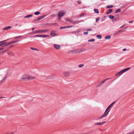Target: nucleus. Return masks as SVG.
I'll list each match as a JSON object with an SVG mask.
<instances>
[{
  "mask_svg": "<svg viewBox=\"0 0 134 134\" xmlns=\"http://www.w3.org/2000/svg\"><path fill=\"white\" fill-rule=\"evenodd\" d=\"M106 122V121H104V122H97L96 123L94 124V125H103Z\"/></svg>",
  "mask_w": 134,
  "mask_h": 134,
  "instance_id": "obj_8",
  "label": "nucleus"
},
{
  "mask_svg": "<svg viewBox=\"0 0 134 134\" xmlns=\"http://www.w3.org/2000/svg\"><path fill=\"white\" fill-rule=\"evenodd\" d=\"M32 16V15H27V16H25L24 17V18H29V17H31Z\"/></svg>",
  "mask_w": 134,
  "mask_h": 134,
  "instance_id": "obj_19",
  "label": "nucleus"
},
{
  "mask_svg": "<svg viewBox=\"0 0 134 134\" xmlns=\"http://www.w3.org/2000/svg\"><path fill=\"white\" fill-rule=\"evenodd\" d=\"M124 25H122V26H121V27H120V28H122L123 27H124Z\"/></svg>",
  "mask_w": 134,
  "mask_h": 134,
  "instance_id": "obj_49",
  "label": "nucleus"
},
{
  "mask_svg": "<svg viewBox=\"0 0 134 134\" xmlns=\"http://www.w3.org/2000/svg\"><path fill=\"white\" fill-rule=\"evenodd\" d=\"M84 66V65L83 64H80L79 65V67H81Z\"/></svg>",
  "mask_w": 134,
  "mask_h": 134,
  "instance_id": "obj_38",
  "label": "nucleus"
},
{
  "mask_svg": "<svg viewBox=\"0 0 134 134\" xmlns=\"http://www.w3.org/2000/svg\"><path fill=\"white\" fill-rule=\"evenodd\" d=\"M54 47L56 49H59L60 47V46L59 45L56 44H54Z\"/></svg>",
  "mask_w": 134,
  "mask_h": 134,
  "instance_id": "obj_11",
  "label": "nucleus"
},
{
  "mask_svg": "<svg viewBox=\"0 0 134 134\" xmlns=\"http://www.w3.org/2000/svg\"><path fill=\"white\" fill-rule=\"evenodd\" d=\"M3 49V48H1L0 49V50H2Z\"/></svg>",
  "mask_w": 134,
  "mask_h": 134,
  "instance_id": "obj_51",
  "label": "nucleus"
},
{
  "mask_svg": "<svg viewBox=\"0 0 134 134\" xmlns=\"http://www.w3.org/2000/svg\"><path fill=\"white\" fill-rule=\"evenodd\" d=\"M114 104V102H113L110 104L107 108L105 112L100 117H98L97 118V120L99 119H100L103 118L104 117H105L107 116L109 112L110 111V110H109V109Z\"/></svg>",
  "mask_w": 134,
  "mask_h": 134,
  "instance_id": "obj_1",
  "label": "nucleus"
},
{
  "mask_svg": "<svg viewBox=\"0 0 134 134\" xmlns=\"http://www.w3.org/2000/svg\"><path fill=\"white\" fill-rule=\"evenodd\" d=\"M34 33H39L38 30L35 31H33Z\"/></svg>",
  "mask_w": 134,
  "mask_h": 134,
  "instance_id": "obj_31",
  "label": "nucleus"
},
{
  "mask_svg": "<svg viewBox=\"0 0 134 134\" xmlns=\"http://www.w3.org/2000/svg\"><path fill=\"white\" fill-rule=\"evenodd\" d=\"M40 13L38 11L36 12H35V14L36 15H38L39 14H40Z\"/></svg>",
  "mask_w": 134,
  "mask_h": 134,
  "instance_id": "obj_29",
  "label": "nucleus"
},
{
  "mask_svg": "<svg viewBox=\"0 0 134 134\" xmlns=\"http://www.w3.org/2000/svg\"><path fill=\"white\" fill-rule=\"evenodd\" d=\"M72 27V26L71 25V26H66V27H67V28H68L71 27Z\"/></svg>",
  "mask_w": 134,
  "mask_h": 134,
  "instance_id": "obj_41",
  "label": "nucleus"
},
{
  "mask_svg": "<svg viewBox=\"0 0 134 134\" xmlns=\"http://www.w3.org/2000/svg\"><path fill=\"white\" fill-rule=\"evenodd\" d=\"M49 36V35H41V37H46Z\"/></svg>",
  "mask_w": 134,
  "mask_h": 134,
  "instance_id": "obj_18",
  "label": "nucleus"
},
{
  "mask_svg": "<svg viewBox=\"0 0 134 134\" xmlns=\"http://www.w3.org/2000/svg\"><path fill=\"white\" fill-rule=\"evenodd\" d=\"M84 13H81V14L80 16V17H82L84 16Z\"/></svg>",
  "mask_w": 134,
  "mask_h": 134,
  "instance_id": "obj_34",
  "label": "nucleus"
},
{
  "mask_svg": "<svg viewBox=\"0 0 134 134\" xmlns=\"http://www.w3.org/2000/svg\"><path fill=\"white\" fill-rule=\"evenodd\" d=\"M35 78V77L33 76H32L29 75L28 80H32L33 79H34Z\"/></svg>",
  "mask_w": 134,
  "mask_h": 134,
  "instance_id": "obj_12",
  "label": "nucleus"
},
{
  "mask_svg": "<svg viewBox=\"0 0 134 134\" xmlns=\"http://www.w3.org/2000/svg\"><path fill=\"white\" fill-rule=\"evenodd\" d=\"M46 16V15H43L40 16H39V17H38V18H37V20H41V19H42L43 18Z\"/></svg>",
  "mask_w": 134,
  "mask_h": 134,
  "instance_id": "obj_13",
  "label": "nucleus"
},
{
  "mask_svg": "<svg viewBox=\"0 0 134 134\" xmlns=\"http://www.w3.org/2000/svg\"><path fill=\"white\" fill-rule=\"evenodd\" d=\"M94 11L95 13L97 14L98 13H99V12L98 11V9H94Z\"/></svg>",
  "mask_w": 134,
  "mask_h": 134,
  "instance_id": "obj_25",
  "label": "nucleus"
},
{
  "mask_svg": "<svg viewBox=\"0 0 134 134\" xmlns=\"http://www.w3.org/2000/svg\"><path fill=\"white\" fill-rule=\"evenodd\" d=\"M29 75L26 74H24L23 75L21 78V79L23 80H28Z\"/></svg>",
  "mask_w": 134,
  "mask_h": 134,
  "instance_id": "obj_4",
  "label": "nucleus"
},
{
  "mask_svg": "<svg viewBox=\"0 0 134 134\" xmlns=\"http://www.w3.org/2000/svg\"><path fill=\"white\" fill-rule=\"evenodd\" d=\"M133 22V21H130L129 22V23H132Z\"/></svg>",
  "mask_w": 134,
  "mask_h": 134,
  "instance_id": "obj_47",
  "label": "nucleus"
},
{
  "mask_svg": "<svg viewBox=\"0 0 134 134\" xmlns=\"http://www.w3.org/2000/svg\"><path fill=\"white\" fill-rule=\"evenodd\" d=\"M17 38H17V37H15V39H17Z\"/></svg>",
  "mask_w": 134,
  "mask_h": 134,
  "instance_id": "obj_52",
  "label": "nucleus"
},
{
  "mask_svg": "<svg viewBox=\"0 0 134 134\" xmlns=\"http://www.w3.org/2000/svg\"><path fill=\"white\" fill-rule=\"evenodd\" d=\"M5 41V40L2 41H3V42H2L3 47L7 46L12 44L11 42L7 43L6 42H4Z\"/></svg>",
  "mask_w": 134,
  "mask_h": 134,
  "instance_id": "obj_6",
  "label": "nucleus"
},
{
  "mask_svg": "<svg viewBox=\"0 0 134 134\" xmlns=\"http://www.w3.org/2000/svg\"><path fill=\"white\" fill-rule=\"evenodd\" d=\"M61 17H58V20H60L61 19Z\"/></svg>",
  "mask_w": 134,
  "mask_h": 134,
  "instance_id": "obj_40",
  "label": "nucleus"
},
{
  "mask_svg": "<svg viewBox=\"0 0 134 134\" xmlns=\"http://www.w3.org/2000/svg\"><path fill=\"white\" fill-rule=\"evenodd\" d=\"M112 11H113V10L112 9H110L107 12L106 14H110L112 12Z\"/></svg>",
  "mask_w": 134,
  "mask_h": 134,
  "instance_id": "obj_17",
  "label": "nucleus"
},
{
  "mask_svg": "<svg viewBox=\"0 0 134 134\" xmlns=\"http://www.w3.org/2000/svg\"><path fill=\"white\" fill-rule=\"evenodd\" d=\"M3 41H0V47L2 46L3 47V44L2 43V42H3Z\"/></svg>",
  "mask_w": 134,
  "mask_h": 134,
  "instance_id": "obj_36",
  "label": "nucleus"
},
{
  "mask_svg": "<svg viewBox=\"0 0 134 134\" xmlns=\"http://www.w3.org/2000/svg\"><path fill=\"white\" fill-rule=\"evenodd\" d=\"M82 21H79L78 20H77L76 21H73L72 20V23L73 24H78L80 22H81Z\"/></svg>",
  "mask_w": 134,
  "mask_h": 134,
  "instance_id": "obj_10",
  "label": "nucleus"
},
{
  "mask_svg": "<svg viewBox=\"0 0 134 134\" xmlns=\"http://www.w3.org/2000/svg\"><path fill=\"white\" fill-rule=\"evenodd\" d=\"M49 31L48 29L40 30H38L39 33H42L44 32H47Z\"/></svg>",
  "mask_w": 134,
  "mask_h": 134,
  "instance_id": "obj_9",
  "label": "nucleus"
},
{
  "mask_svg": "<svg viewBox=\"0 0 134 134\" xmlns=\"http://www.w3.org/2000/svg\"><path fill=\"white\" fill-rule=\"evenodd\" d=\"M56 14H53L51 15L50 16L51 18H54V17H55L56 16Z\"/></svg>",
  "mask_w": 134,
  "mask_h": 134,
  "instance_id": "obj_30",
  "label": "nucleus"
},
{
  "mask_svg": "<svg viewBox=\"0 0 134 134\" xmlns=\"http://www.w3.org/2000/svg\"><path fill=\"white\" fill-rule=\"evenodd\" d=\"M34 29H35V28L33 27V28H32V30H34Z\"/></svg>",
  "mask_w": 134,
  "mask_h": 134,
  "instance_id": "obj_50",
  "label": "nucleus"
},
{
  "mask_svg": "<svg viewBox=\"0 0 134 134\" xmlns=\"http://www.w3.org/2000/svg\"><path fill=\"white\" fill-rule=\"evenodd\" d=\"M130 69V68H127L115 74V76H119L121 74H123V73L129 70Z\"/></svg>",
  "mask_w": 134,
  "mask_h": 134,
  "instance_id": "obj_2",
  "label": "nucleus"
},
{
  "mask_svg": "<svg viewBox=\"0 0 134 134\" xmlns=\"http://www.w3.org/2000/svg\"><path fill=\"white\" fill-rule=\"evenodd\" d=\"M92 30V29H88L87 30V31H91Z\"/></svg>",
  "mask_w": 134,
  "mask_h": 134,
  "instance_id": "obj_43",
  "label": "nucleus"
},
{
  "mask_svg": "<svg viewBox=\"0 0 134 134\" xmlns=\"http://www.w3.org/2000/svg\"><path fill=\"white\" fill-rule=\"evenodd\" d=\"M19 41V40H16L15 41H13L11 42L12 44L13 43H16L17 42H18Z\"/></svg>",
  "mask_w": 134,
  "mask_h": 134,
  "instance_id": "obj_28",
  "label": "nucleus"
},
{
  "mask_svg": "<svg viewBox=\"0 0 134 134\" xmlns=\"http://www.w3.org/2000/svg\"><path fill=\"white\" fill-rule=\"evenodd\" d=\"M126 50H127L126 49H123V51H125Z\"/></svg>",
  "mask_w": 134,
  "mask_h": 134,
  "instance_id": "obj_48",
  "label": "nucleus"
},
{
  "mask_svg": "<svg viewBox=\"0 0 134 134\" xmlns=\"http://www.w3.org/2000/svg\"><path fill=\"white\" fill-rule=\"evenodd\" d=\"M109 17L110 19H112L114 18V16L113 15H110L109 16Z\"/></svg>",
  "mask_w": 134,
  "mask_h": 134,
  "instance_id": "obj_26",
  "label": "nucleus"
},
{
  "mask_svg": "<svg viewBox=\"0 0 134 134\" xmlns=\"http://www.w3.org/2000/svg\"><path fill=\"white\" fill-rule=\"evenodd\" d=\"M96 36L99 39H101L102 38V36L100 35H97Z\"/></svg>",
  "mask_w": 134,
  "mask_h": 134,
  "instance_id": "obj_27",
  "label": "nucleus"
},
{
  "mask_svg": "<svg viewBox=\"0 0 134 134\" xmlns=\"http://www.w3.org/2000/svg\"><path fill=\"white\" fill-rule=\"evenodd\" d=\"M88 34V32H84V33H83V34Z\"/></svg>",
  "mask_w": 134,
  "mask_h": 134,
  "instance_id": "obj_44",
  "label": "nucleus"
},
{
  "mask_svg": "<svg viewBox=\"0 0 134 134\" xmlns=\"http://www.w3.org/2000/svg\"><path fill=\"white\" fill-rule=\"evenodd\" d=\"M111 37L110 35H108L105 37V38L106 39H109Z\"/></svg>",
  "mask_w": 134,
  "mask_h": 134,
  "instance_id": "obj_22",
  "label": "nucleus"
},
{
  "mask_svg": "<svg viewBox=\"0 0 134 134\" xmlns=\"http://www.w3.org/2000/svg\"><path fill=\"white\" fill-rule=\"evenodd\" d=\"M86 50V49L85 48H83L82 49H79L78 50H76L75 51V53H80L82 52H84Z\"/></svg>",
  "mask_w": 134,
  "mask_h": 134,
  "instance_id": "obj_5",
  "label": "nucleus"
},
{
  "mask_svg": "<svg viewBox=\"0 0 134 134\" xmlns=\"http://www.w3.org/2000/svg\"><path fill=\"white\" fill-rule=\"evenodd\" d=\"M35 37H41V35H35Z\"/></svg>",
  "mask_w": 134,
  "mask_h": 134,
  "instance_id": "obj_33",
  "label": "nucleus"
},
{
  "mask_svg": "<svg viewBox=\"0 0 134 134\" xmlns=\"http://www.w3.org/2000/svg\"><path fill=\"white\" fill-rule=\"evenodd\" d=\"M121 11V9H118L116 10L115 11V13H118L120 12Z\"/></svg>",
  "mask_w": 134,
  "mask_h": 134,
  "instance_id": "obj_21",
  "label": "nucleus"
},
{
  "mask_svg": "<svg viewBox=\"0 0 134 134\" xmlns=\"http://www.w3.org/2000/svg\"><path fill=\"white\" fill-rule=\"evenodd\" d=\"M81 2L80 1H78L77 3L78 4H80L81 3Z\"/></svg>",
  "mask_w": 134,
  "mask_h": 134,
  "instance_id": "obj_45",
  "label": "nucleus"
},
{
  "mask_svg": "<svg viewBox=\"0 0 134 134\" xmlns=\"http://www.w3.org/2000/svg\"><path fill=\"white\" fill-rule=\"evenodd\" d=\"M13 47V46H10V47Z\"/></svg>",
  "mask_w": 134,
  "mask_h": 134,
  "instance_id": "obj_54",
  "label": "nucleus"
},
{
  "mask_svg": "<svg viewBox=\"0 0 134 134\" xmlns=\"http://www.w3.org/2000/svg\"><path fill=\"white\" fill-rule=\"evenodd\" d=\"M113 7V5H108L107 6V8H112Z\"/></svg>",
  "mask_w": 134,
  "mask_h": 134,
  "instance_id": "obj_24",
  "label": "nucleus"
},
{
  "mask_svg": "<svg viewBox=\"0 0 134 134\" xmlns=\"http://www.w3.org/2000/svg\"><path fill=\"white\" fill-rule=\"evenodd\" d=\"M11 28V27L10 26H8L4 28L3 29V30H8V29H10Z\"/></svg>",
  "mask_w": 134,
  "mask_h": 134,
  "instance_id": "obj_16",
  "label": "nucleus"
},
{
  "mask_svg": "<svg viewBox=\"0 0 134 134\" xmlns=\"http://www.w3.org/2000/svg\"><path fill=\"white\" fill-rule=\"evenodd\" d=\"M30 49H32V50H35V51H39V50L37 49V48H33V47H31L30 48Z\"/></svg>",
  "mask_w": 134,
  "mask_h": 134,
  "instance_id": "obj_23",
  "label": "nucleus"
},
{
  "mask_svg": "<svg viewBox=\"0 0 134 134\" xmlns=\"http://www.w3.org/2000/svg\"><path fill=\"white\" fill-rule=\"evenodd\" d=\"M51 36H54L55 35V31H52L50 34Z\"/></svg>",
  "mask_w": 134,
  "mask_h": 134,
  "instance_id": "obj_14",
  "label": "nucleus"
},
{
  "mask_svg": "<svg viewBox=\"0 0 134 134\" xmlns=\"http://www.w3.org/2000/svg\"><path fill=\"white\" fill-rule=\"evenodd\" d=\"M66 13V12L63 10L59 11L58 13V17H62Z\"/></svg>",
  "mask_w": 134,
  "mask_h": 134,
  "instance_id": "obj_3",
  "label": "nucleus"
},
{
  "mask_svg": "<svg viewBox=\"0 0 134 134\" xmlns=\"http://www.w3.org/2000/svg\"><path fill=\"white\" fill-rule=\"evenodd\" d=\"M109 78L107 79L104 80L100 84V85H101L102 83H104L106 81L109 80Z\"/></svg>",
  "mask_w": 134,
  "mask_h": 134,
  "instance_id": "obj_20",
  "label": "nucleus"
},
{
  "mask_svg": "<svg viewBox=\"0 0 134 134\" xmlns=\"http://www.w3.org/2000/svg\"><path fill=\"white\" fill-rule=\"evenodd\" d=\"M99 19H100L99 18V17L97 18L96 19V21H98L99 20Z\"/></svg>",
  "mask_w": 134,
  "mask_h": 134,
  "instance_id": "obj_39",
  "label": "nucleus"
},
{
  "mask_svg": "<svg viewBox=\"0 0 134 134\" xmlns=\"http://www.w3.org/2000/svg\"><path fill=\"white\" fill-rule=\"evenodd\" d=\"M63 74L64 76L67 77L70 75V73L69 72L65 71L63 72Z\"/></svg>",
  "mask_w": 134,
  "mask_h": 134,
  "instance_id": "obj_7",
  "label": "nucleus"
},
{
  "mask_svg": "<svg viewBox=\"0 0 134 134\" xmlns=\"http://www.w3.org/2000/svg\"><path fill=\"white\" fill-rule=\"evenodd\" d=\"M21 36H18L17 37V38H21Z\"/></svg>",
  "mask_w": 134,
  "mask_h": 134,
  "instance_id": "obj_46",
  "label": "nucleus"
},
{
  "mask_svg": "<svg viewBox=\"0 0 134 134\" xmlns=\"http://www.w3.org/2000/svg\"><path fill=\"white\" fill-rule=\"evenodd\" d=\"M125 29L124 30L123 29H122V30H119V32H124L125 31Z\"/></svg>",
  "mask_w": 134,
  "mask_h": 134,
  "instance_id": "obj_37",
  "label": "nucleus"
},
{
  "mask_svg": "<svg viewBox=\"0 0 134 134\" xmlns=\"http://www.w3.org/2000/svg\"><path fill=\"white\" fill-rule=\"evenodd\" d=\"M67 28L66 26H62L60 27V29H65V28Z\"/></svg>",
  "mask_w": 134,
  "mask_h": 134,
  "instance_id": "obj_35",
  "label": "nucleus"
},
{
  "mask_svg": "<svg viewBox=\"0 0 134 134\" xmlns=\"http://www.w3.org/2000/svg\"><path fill=\"white\" fill-rule=\"evenodd\" d=\"M5 77L4 78L3 80H5Z\"/></svg>",
  "mask_w": 134,
  "mask_h": 134,
  "instance_id": "obj_53",
  "label": "nucleus"
},
{
  "mask_svg": "<svg viewBox=\"0 0 134 134\" xmlns=\"http://www.w3.org/2000/svg\"><path fill=\"white\" fill-rule=\"evenodd\" d=\"M80 31L81 30H77L76 31V32H80Z\"/></svg>",
  "mask_w": 134,
  "mask_h": 134,
  "instance_id": "obj_42",
  "label": "nucleus"
},
{
  "mask_svg": "<svg viewBox=\"0 0 134 134\" xmlns=\"http://www.w3.org/2000/svg\"><path fill=\"white\" fill-rule=\"evenodd\" d=\"M65 19L67 21H69L70 22L72 23V20L70 18H66Z\"/></svg>",
  "mask_w": 134,
  "mask_h": 134,
  "instance_id": "obj_15",
  "label": "nucleus"
},
{
  "mask_svg": "<svg viewBox=\"0 0 134 134\" xmlns=\"http://www.w3.org/2000/svg\"><path fill=\"white\" fill-rule=\"evenodd\" d=\"M95 41V40L94 39H92L91 40H89L88 41L89 42H93Z\"/></svg>",
  "mask_w": 134,
  "mask_h": 134,
  "instance_id": "obj_32",
  "label": "nucleus"
}]
</instances>
